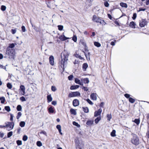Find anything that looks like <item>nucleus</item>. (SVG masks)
Returning a JSON list of instances; mask_svg holds the SVG:
<instances>
[{
  "label": "nucleus",
  "mask_w": 149,
  "mask_h": 149,
  "mask_svg": "<svg viewBox=\"0 0 149 149\" xmlns=\"http://www.w3.org/2000/svg\"><path fill=\"white\" fill-rule=\"evenodd\" d=\"M51 89L52 91L55 92L56 90V87L54 86H52L51 87Z\"/></svg>",
  "instance_id": "54"
},
{
  "label": "nucleus",
  "mask_w": 149,
  "mask_h": 149,
  "mask_svg": "<svg viewBox=\"0 0 149 149\" xmlns=\"http://www.w3.org/2000/svg\"><path fill=\"white\" fill-rule=\"evenodd\" d=\"M111 136L112 137L116 136V131L115 130H113L111 133Z\"/></svg>",
  "instance_id": "32"
},
{
  "label": "nucleus",
  "mask_w": 149,
  "mask_h": 149,
  "mask_svg": "<svg viewBox=\"0 0 149 149\" xmlns=\"http://www.w3.org/2000/svg\"><path fill=\"white\" fill-rule=\"evenodd\" d=\"M75 97L80 96V93L78 91L73 92Z\"/></svg>",
  "instance_id": "28"
},
{
  "label": "nucleus",
  "mask_w": 149,
  "mask_h": 149,
  "mask_svg": "<svg viewBox=\"0 0 149 149\" xmlns=\"http://www.w3.org/2000/svg\"><path fill=\"white\" fill-rule=\"evenodd\" d=\"M47 97L48 102H50L52 101V98L51 95H48L47 96Z\"/></svg>",
  "instance_id": "20"
},
{
  "label": "nucleus",
  "mask_w": 149,
  "mask_h": 149,
  "mask_svg": "<svg viewBox=\"0 0 149 149\" xmlns=\"http://www.w3.org/2000/svg\"><path fill=\"white\" fill-rule=\"evenodd\" d=\"M136 24L133 21L131 22L130 23V26L132 28H135Z\"/></svg>",
  "instance_id": "21"
},
{
  "label": "nucleus",
  "mask_w": 149,
  "mask_h": 149,
  "mask_svg": "<svg viewBox=\"0 0 149 149\" xmlns=\"http://www.w3.org/2000/svg\"><path fill=\"white\" fill-rule=\"evenodd\" d=\"M70 112L72 114L74 115H75L77 114V113L76 111V110L74 109L71 108L70 109Z\"/></svg>",
  "instance_id": "24"
},
{
  "label": "nucleus",
  "mask_w": 149,
  "mask_h": 149,
  "mask_svg": "<svg viewBox=\"0 0 149 149\" xmlns=\"http://www.w3.org/2000/svg\"><path fill=\"white\" fill-rule=\"evenodd\" d=\"M73 77V75H70L68 77V79L69 80H71L72 79Z\"/></svg>",
  "instance_id": "56"
},
{
  "label": "nucleus",
  "mask_w": 149,
  "mask_h": 149,
  "mask_svg": "<svg viewBox=\"0 0 149 149\" xmlns=\"http://www.w3.org/2000/svg\"><path fill=\"white\" fill-rule=\"evenodd\" d=\"M79 101L78 100L75 99L73 101L72 104L74 106H77L79 105Z\"/></svg>",
  "instance_id": "7"
},
{
  "label": "nucleus",
  "mask_w": 149,
  "mask_h": 149,
  "mask_svg": "<svg viewBox=\"0 0 149 149\" xmlns=\"http://www.w3.org/2000/svg\"><path fill=\"white\" fill-rule=\"evenodd\" d=\"M94 45L95 46H96L97 47H99L101 46L100 44L98 42H94Z\"/></svg>",
  "instance_id": "31"
},
{
  "label": "nucleus",
  "mask_w": 149,
  "mask_h": 149,
  "mask_svg": "<svg viewBox=\"0 0 149 149\" xmlns=\"http://www.w3.org/2000/svg\"><path fill=\"white\" fill-rule=\"evenodd\" d=\"M20 99L22 102L25 101H26L25 98L24 97L22 96L20 98Z\"/></svg>",
  "instance_id": "52"
},
{
  "label": "nucleus",
  "mask_w": 149,
  "mask_h": 149,
  "mask_svg": "<svg viewBox=\"0 0 149 149\" xmlns=\"http://www.w3.org/2000/svg\"><path fill=\"white\" fill-rule=\"evenodd\" d=\"M5 124L8 131H9L13 128L14 126V123L13 122H6L5 123Z\"/></svg>",
  "instance_id": "5"
},
{
  "label": "nucleus",
  "mask_w": 149,
  "mask_h": 149,
  "mask_svg": "<svg viewBox=\"0 0 149 149\" xmlns=\"http://www.w3.org/2000/svg\"><path fill=\"white\" fill-rule=\"evenodd\" d=\"M5 109L8 112L10 111V108L9 106H7L5 107Z\"/></svg>",
  "instance_id": "43"
},
{
  "label": "nucleus",
  "mask_w": 149,
  "mask_h": 149,
  "mask_svg": "<svg viewBox=\"0 0 149 149\" xmlns=\"http://www.w3.org/2000/svg\"><path fill=\"white\" fill-rule=\"evenodd\" d=\"M146 10V9L145 8H139V10H138V12H139L140 11H145Z\"/></svg>",
  "instance_id": "57"
},
{
  "label": "nucleus",
  "mask_w": 149,
  "mask_h": 149,
  "mask_svg": "<svg viewBox=\"0 0 149 149\" xmlns=\"http://www.w3.org/2000/svg\"><path fill=\"white\" fill-rule=\"evenodd\" d=\"M74 56L75 57L77 58H78L80 59H82L83 58L82 57H81L80 55H79L78 54H74Z\"/></svg>",
  "instance_id": "47"
},
{
  "label": "nucleus",
  "mask_w": 149,
  "mask_h": 149,
  "mask_svg": "<svg viewBox=\"0 0 149 149\" xmlns=\"http://www.w3.org/2000/svg\"><path fill=\"white\" fill-rule=\"evenodd\" d=\"M6 54L9 56V57L10 59H14L15 55V50L12 49L7 48L6 49Z\"/></svg>",
  "instance_id": "2"
},
{
  "label": "nucleus",
  "mask_w": 149,
  "mask_h": 149,
  "mask_svg": "<svg viewBox=\"0 0 149 149\" xmlns=\"http://www.w3.org/2000/svg\"><path fill=\"white\" fill-rule=\"evenodd\" d=\"M102 111V110L101 109H99L97 111H95L94 113V116L95 117H97L100 115Z\"/></svg>",
  "instance_id": "12"
},
{
  "label": "nucleus",
  "mask_w": 149,
  "mask_h": 149,
  "mask_svg": "<svg viewBox=\"0 0 149 149\" xmlns=\"http://www.w3.org/2000/svg\"><path fill=\"white\" fill-rule=\"evenodd\" d=\"M22 109V107L20 105H18L17 107V109L18 111H21Z\"/></svg>",
  "instance_id": "37"
},
{
  "label": "nucleus",
  "mask_w": 149,
  "mask_h": 149,
  "mask_svg": "<svg viewBox=\"0 0 149 149\" xmlns=\"http://www.w3.org/2000/svg\"><path fill=\"white\" fill-rule=\"evenodd\" d=\"M88 67V65L87 63H84L83 64L82 68L84 71L86 70V68Z\"/></svg>",
  "instance_id": "22"
},
{
  "label": "nucleus",
  "mask_w": 149,
  "mask_h": 149,
  "mask_svg": "<svg viewBox=\"0 0 149 149\" xmlns=\"http://www.w3.org/2000/svg\"><path fill=\"white\" fill-rule=\"evenodd\" d=\"M139 119H135L133 121L137 125H138L140 123Z\"/></svg>",
  "instance_id": "29"
},
{
  "label": "nucleus",
  "mask_w": 149,
  "mask_h": 149,
  "mask_svg": "<svg viewBox=\"0 0 149 149\" xmlns=\"http://www.w3.org/2000/svg\"><path fill=\"white\" fill-rule=\"evenodd\" d=\"M75 82L76 84H78L81 85H83V83L82 82H81L80 80L77 78L75 79Z\"/></svg>",
  "instance_id": "15"
},
{
  "label": "nucleus",
  "mask_w": 149,
  "mask_h": 149,
  "mask_svg": "<svg viewBox=\"0 0 149 149\" xmlns=\"http://www.w3.org/2000/svg\"><path fill=\"white\" fill-rule=\"evenodd\" d=\"M54 57L53 56H51L49 57V62L52 65H54Z\"/></svg>",
  "instance_id": "11"
},
{
  "label": "nucleus",
  "mask_w": 149,
  "mask_h": 149,
  "mask_svg": "<svg viewBox=\"0 0 149 149\" xmlns=\"http://www.w3.org/2000/svg\"><path fill=\"white\" fill-rule=\"evenodd\" d=\"M91 98L92 100H97V94L95 93H92L91 95Z\"/></svg>",
  "instance_id": "13"
},
{
  "label": "nucleus",
  "mask_w": 149,
  "mask_h": 149,
  "mask_svg": "<svg viewBox=\"0 0 149 149\" xmlns=\"http://www.w3.org/2000/svg\"><path fill=\"white\" fill-rule=\"evenodd\" d=\"M20 89L21 90V92L22 95H24L25 94V88L24 86L21 85L20 86Z\"/></svg>",
  "instance_id": "10"
},
{
  "label": "nucleus",
  "mask_w": 149,
  "mask_h": 149,
  "mask_svg": "<svg viewBox=\"0 0 149 149\" xmlns=\"http://www.w3.org/2000/svg\"><path fill=\"white\" fill-rule=\"evenodd\" d=\"M25 123L24 121H21L19 123L20 126L22 127L25 126Z\"/></svg>",
  "instance_id": "30"
},
{
  "label": "nucleus",
  "mask_w": 149,
  "mask_h": 149,
  "mask_svg": "<svg viewBox=\"0 0 149 149\" xmlns=\"http://www.w3.org/2000/svg\"><path fill=\"white\" fill-rule=\"evenodd\" d=\"M75 143L77 148H81L84 147V144L81 142H80L78 139H75Z\"/></svg>",
  "instance_id": "6"
},
{
  "label": "nucleus",
  "mask_w": 149,
  "mask_h": 149,
  "mask_svg": "<svg viewBox=\"0 0 149 149\" xmlns=\"http://www.w3.org/2000/svg\"><path fill=\"white\" fill-rule=\"evenodd\" d=\"M15 47V45L14 43L10 44L9 45V47L8 48H9L10 49H12Z\"/></svg>",
  "instance_id": "45"
},
{
  "label": "nucleus",
  "mask_w": 149,
  "mask_h": 149,
  "mask_svg": "<svg viewBox=\"0 0 149 149\" xmlns=\"http://www.w3.org/2000/svg\"><path fill=\"white\" fill-rule=\"evenodd\" d=\"M92 20L94 22L99 23L100 24L104 25H105L106 24L104 20L101 19L99 17L95 15H94L93 16Z\"/></svg>",
  "instance_id": "4"
},
{
  "label": "nucleus",
  "mask_w": 149,
  "mask_h": 149,
  "mask_svg": "<svg viewBox=\"0 0 149 149\" xmlns=\"http://www.w3.org/2000/svg\"><path fill=\"white\" fill-rule=\"evenodd\" d=\"M137 16L136 14L135 13H134L133 14V17H132V18L133 20H134L136 18Z\"/></svg>",
  "instance_id": "51"
},
{
  "label": "nucleus",
  "mask_w": 149,
  "mask_h": 149,
  "mask_svg": "<svg viewBox=\"0 0 149 149\" xmlns=\"http://www.w3.org/2000/svg\"><path fill=\"white\" fill-rule=\"evenodd\" d=\"M146 24V20L144 19H142L139 21V26L141 27H143Z\"/></svg>",
  "instance_id": "8"
},
{
  "label": "nucleus",
  "mask_w": 149,
  "mask_h": 149,
  "mask_svg": "<svg viewBox=\"0 0 149 149\" xmlns=\"http://www.w3.org/2000/svg\"><path fill=\"white\" fill-rule=\"evenodd\" d=\"M48 111L49 113H53L54 111L53 109V108H52V107H51L49 108Z\"/></svg>",
  "instance_id": "27"
},
{
  "label": "nucleus",
  "mask_w": 149,
  "mask_h": 149,
  "mask_svg": "<svg viewBox=\"0 0 149 149\" xmlns=\"http://www.w3.org/2000/svg\"><path fill=\"white\" fill-rule=\"evenodd\" d=\"M101 119V118L100 117H97L96 119H95V121L96 124H97L100 120Z\"/></svg>",
  "instance_id": "34"
},
{
  "label": "nucleus",
  "mask_w": 149,
  "mask_h": 149,
  "mask_svg": "<svg viewBox=\"0 0 149 149\" xmlns=\"http://www.w3.org/2000/svg\"><path fill=\"white\" fill-rule=\"evenodd\" d=\"M82 89L84 90V91H87L88 90V89L87 87L83 86Z\"/></svg>",
  "instance_id": "60"
},
{
  "label": "nucleus",
  "mask_w": 149,
  "mask_h": 149,
  "mask_svg": "<svg viewBox=\"0 0 149 149\" xmlns=\"http://www.w3.org/2000/svg\"><path fill=\"white\" fill-rule=\"evenodd\" d=\"M59 38L62 41H65L69 38H68L66 37L64 35V33H63L62 34L59 36Z\"/></svg>",
  "instance_id": "9"
},
{
  "label": "nucleus",
  "mask_w": 149,
  "mask_h": 149,
  "mask_svg": "<svg viewBox=\"0 0 149 149\" xmlns=\"http://www.w3.org/2000/svg\"><path fill=\"white\" fill-rule=\"evenodd\" d=\"M58 29L60 31H62L63 30V26L61 25H59L58 26Z\"/></svg>",
  "instance_id": "39"
},
{
  "label": "nucleus",
  "mask_w": 149,
  "mask_h": 149,
  "mask_svg": "<svg viewBox=\"0 0 149 149\" xmlns=\"http://www.w3.org/2000/svg\"><path fill=\"white\" fill-rule=\"evenodd\" d=\"M0 100L1 101V103L2 104H3L5 101V98L3 97H0Z\"/></svg>",
  "instance_id": "35"
},
{
  "label": "nucleus",
  "mask_w": 149,
  "mask_h": 149,
  "mask_svg": "<svg viewBox=\"0 0 149 149\" xmlns=\"http://www.w3.org/2000/svg\"><path fill=\"white\" fill-rule=\"evenodd\" d=\"M79 62V61L78 60H75L74 62V64H78Z\"/></svg>",
  "instance_id": "64"
},
{
  "label": "nucleus",
  "mask_w": 149,
  "mask_h": 149,
  "mask_svg": "<svg viewBox=\"0 0 149 149\" xmlns=\"http://www.w3.org/2000/svg\"><path fill=\"white\" fill-rule=\"evenodd\" d=\"M94 121L93 120H88L86 123V124L90 126L93 125V124Z\"/></svg>",
  "instance_id": "17"
},
{
  "label": "nucleus",
  "mask_w": 149,
  "mask_h": 149,
  "mask_svg": "<svg viewBox=\"0 0 149 149\" xmlns=\"http://www.w3.org/2000/svg\"><path fill=\"white\" fill-rule=\"evenodd\" d=\"M21 28L23 32H25L26 31L25 28L24 26H22Z\"/></svg>",
  "instance_id": "59"
},
{
  "label": "nucleus",
  "mask_w": 149,
  "mask_h": 149,
  "mask_svg": "<svg viewBox=\"0 0 149 149\" xmlns=\"http://www.w3.org/2000/svg\"><path fill=\"white\" fill-rule=\"evenodd\" d=\"M40 134H44L47 136V133L46 132L44 131H42L41 132H40Z\"/></svg>",
  "instance_id": "63"
},
{
  "label": "nucleus",
  "mask_w": 149,
  "mask_h": 149,
  "mask_svg": "<svg viewBox=\"0 0 149 149\" xmlns=\"http://www.w3.org/2000/svg\"><path fill=\"white\" fill-rule=\"evenodd\" d=\"M81 81H83L84 84H88L89 82V81L88 78H85L81 79Z\"/></svg>",
  "instance_id": "16"
},
{
  "label": "nucleus",
  "mask_w": 149,
  "mask_h": 149,
  "mask_svg": "<svg viewBox=\"0 0 149 149\" xmlns=\"http://www.w3.org/2000/svg\"><path fill=\"white\" fill-rule=\"evenodd\" d=\"M28 138V136L26 135H24L23 137L22 140L24 141H26L27 140Z\"/></svg>",
  "instance_id": "42"
},
{
  "label": "nucleus",
  "mask_w": 149,
  "mask_h": 149,
  "mask_svg": "<svg viewBox=\"0 0 149 149\" xmlns=\"http://www.w3.org/2000/svg\"><path fill=\"white\" fill-rule=\"evenodd\" d=\"M69 55V53L65 50H64L61 53V59L60 62V65L61 68H64L65 65H66L67 64Z\"/></svg>",
  "instance_id": "1"
},
{
  "label": "nucleus",
  "mask_w": 149,
  "mask_h": 149,
  "mask_svg": "<svg viewBox=\"0 0 149 149\" xmlns=\"http://www.w3.org/2000/svg\"><path fill=\"white\" fill-rule=\"evenodd\" d=\"M22 114L21 112H19L17 113V116L16 117L17 119H18L22 116Z\"/></svg>",
  "instance_id": "40"
},
{
  "label": "nucleus",
  "mask_w": 149,
  "mask_h": 149,
  "mask_svg": "<svg viewBox=\"0 0 149 149\" xmlns=\"http://www.w3.org/2000/svg\"><path fill=\"white\" fill-rule=\"evenodd\" d=\"M120 5L121 6L123 7H125L127 8V5L126 3L123 2H121L120 3Z\"/></svg>",
  "instance_id": "23"
},
{
  "label": "nucleus",
  "mask_w": 149,
  "mask_h": 149,
  "mask_svg": "<svg viewBox=\"0 0 149 149\" xmlns=\"http://www.w3.org/2000/svg\"><path fill=\"white\" fill-rule=\"evenodd\" d=\"M107 120L109 121H110L111 119L112 118V116L111 114H109L107 115Z\"/></svg>",
  "instance_id": "33"
},
{
  "label": "nucleus",
  "mask_w": 149,
  "mask_h": 149,
  "mask_svg": "<svg viewBox=\"0 0 149 149\" xmlns=\"http://www.w3.org/2000/svg\"><path fill=\"white\" fill-rule=\"evenodd\" d=\"M133 137L131 139V142L134 145L137 146L139 144V140L137 135L134 134H132Z\"/></svg>",
  "instance_id": "3"
},
{
  "label": "nucleus",
  "mask_w": 149,
  "mask_h": 149,
  "mask_svg": "<svg viewBox=\"0 0 149 149\" xmlns=\"http://www.w3.org/2000/svg\"><path fill=\"white\" fill-rule=\"evenodd\" d=\"M7 86L9 89H11L12 87V85L10 83H8L7 84Z\"/></svg>",
  "instance_id": "36"
},
{
  "label": "nucleus",
  "mask_w": 149,
  "mask_h": 149,
  "mask_svg": "<svg viewBox=\"0 0 149 149\" xmlns=\"http://www.w3.org/2000/svg\"><path fill=\"white\" fill-rule=\"evenodd\" d=\"M129 101L131 103H133L135 102V100L132 98L130 97L129 99Z\"/></svg>",
  "instance_id": "26"
},
{
  "label": "nucleus",
  "mask_w": 149,
  "mask_h": 149,
  "mask_svg": "<svg viewBox=\"0 0 149 149\" xmlns=\"http://www.w3.org/2000/svg\"><path fill=\"white\" fill-rule=\"evenodd\" d=\"M74 97L75 96L73 93V92L69 93L68 95V97Z\"/></svg>",
  "instance_id": "41"
},
{
  "label": "nucleus",
  "mask_w": 149,
  "mask_h": 149,
  "mask_svg": "<svg viewBox=\"0 0 149 149\" xmlns=\"http://www.w3.org/2000/svg\"><path fill=\"white\" fill-rule=\"evenodd\" d=\"M13 132H10L7 133V137L8 138L10 137L13 135Z\"/></svg>",
  "instance_id": "38"
},
{
  "label": "nucleus",
  "mask_w": 149,
  "mask_h": 149,
  "mask_svg": "<svg viewBox=\"0 0 149 149\" xmlns=\"http://www.w3.org/2000/svg\"><path fill=\"white\" fill-rule=\"evenodd\" d=\"M83 52L84 53V54L86 57V59L88 60H90V53L89 52H88L87 53L85 52L84 51H83Z\"/></svg>",
  "instance_id": "14"
},
{
  "label": "nucleus",
  "mask_w": 149,
  "mask_h": 149,
  "mask_svg": "<svg viewBox=\"0 0 149 149\" xmlns=\"http://www.w3.org/2000/svg\"><path fill=\"white\" fill-rule=\"evenodd\" d=\"M77 37L76 36H74L72 38V40L75 42H76L77 41Z\"/></svg>",
  "instance_id": "49"
},
{
  "label": "nucleus",
  "mask_w": 149,
  "mask_h": 149,
  "mask_svg": "<svg viewBox=\"0 0 149 149\" xmlns=\"http://www.w3.org/2000/svg\"><path fill=\"white\" fill-rule=\"evenodd\" d=\"M12 33L13 34L15 33L16 32V30L15 29H12L11 30Z\"/></svg>",
  "instance_id": "62"
},
{
  "label": "nucleus",
  "mask_w": 149,
  "mask_h": 149,
  "mask_svg": "<svg viewBox=\"0 0 149 149\" xmlns=\"http://www.w3.org/2000/svg\"><path fill=\"white\" fill-rule=\"evenodd\" d=\"M82 109L83 110V111L86 113H88L89 112V109L88 107H82Z\"/></svg>",
  "instance_id": "25"
},
{
  "label": "nucleus",
  "mask_w": 149,
  "mask_h": 149,
  "mask_svg": "<svg viewBox=\"0 0 149 149\" xmlns=\"http://www.w3.org/2000/svg\"><path fill=\"white\" fill-rule=\"evenodd\" d=\"M6 7L5 6H3V5H2L1 6V10H2L4 11L6 10Z\"/></svg>",
  "instance_id": "50"
},
{
  "label": "nucleus",
  "mask_w": 149,
  "mask_h": 149,
  "mask_svg": "<svg viewBox=\"0 0 149 149\" xmlns=\"http://www.w3.org/2000/svg\"><path fill=\"white\" fill-rule=\"evenodd\" d=\"M86 101L87 102L90 104L91 105H93V103L89 99H87L86 100Z\"/></svg>",
  "instance_id": "44"
},
{
  "label": "nucleus",
  "mask_w": 149,
  "mask_h": 149,
  "mask_svg": "<svg viewBox=\"0 0 149 149\" xmlns=\"http://www.w3.org/2000/svg\"><path fill=\"white\" fill-rule=\"evenodd\" d=\"M56 127L57 129L58 130V131L60 133V134L61 135H62V133L61 132V127L60 125H57L56 126Z\"/></svg>",
  "instance_id": "19"
},
{
  "label": "nucleus",
  "mask_w": 149,
  "mask_h": 149,
  "mask_svg": "<svg viewBox=\"0 0 149 149\" xmlns=\"http://www.w3.org/2000/svg\"><path fill=\"white\" fill-rule=\"evenodd\" d=\"M18 145L19 146L22 144V141H21L18 140L16 141Z\"/></svg>",
  "instance_id": "48"
},
{
  "label": "nucleus",
  "mask_w": 149,
  "mask_h": 149,
  "mask_svg": "<svg viewBox=\"0 0 149 149\" xmlns=\"http://www.w3.org/2000/svg\"><path fill=\"white\" fill-rule=\"evenodd\" d=\"M52 105L55 106L57 102L56 101H53L52 102Z\"/></svg>",
  "instance_id": "61"
},
{
  "label": "nucleus",
  "mask_w": 149,
  "mask_h": 149,
  "mask_svg": "<svg viewBox=\"0 0 149 149\" xmlns=\"http://www.w3.org/2000/svg\"><path fill=\"white\" fill-rule=\"evenodd\" d=\"M37 145L38 146H42V143L40 141H38L37 142Z\"/></svg>",
  "instance_id": "53"
},
{
  "label": "nucleus",
  "mask_w": 149,
  "mask_h": 149,
  "mask_svg": "<svg viewBox=\"0 0 149 149\" xmlns=\"http://www.w3.org/2000/svg\"><path fill=\"white\" fill-rule=\"evenodd\" d=\"M79 86L78 85H72L70 86V88L72 90H74L79 88Z\"/></svg>",
  "instance_id": "18"
},
{
  "label": "nucleus",
  "mask_w": 149,
  "mask_h": 149,
  "mask_svg": "<svg viewBox=\"0 0 149 149\" xmlns=\"http://www.w3.org/2000/svg\"><path fill=\"white\" fill-rule=\"evenodd\" d=\"M104 5L106 7H108L109 6V4L108 2L107 1H105L104 2Z\"/></svg>",
  "instance_id": "58"
},
{
  "label": "nucleus",
  "mask_w": 149,
  "mask_h": 149,
  "mask_svg": "<svg viewBox=\"0 0 149 149\" xmlns=\"http://www.w3.org/2000/svg\"><path fill=\"white\" fill-rule=\"evenodd\" d=\"M73 124L74 125H75L78 127H79L80 126V125H79L75 121H73Z\"/></svg>",
  "instance_id": "46"
},
{
  "label": "nucleus",
  "mask_w": 149,
  "mask_h": 149,
  "mask_svg": "<svg viewBox=\"0 0 149 149\" xmlns=\"http://www.w3.org/2000/svg\"><path fill=\"white\" fill-rule=\"evenodd\" d=\"M124 96L127 98H129H129H130V94H127V93H126L124 94Z\"/></svg>",
  "instance_id": "55"
}]
</instances>
